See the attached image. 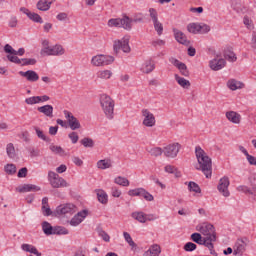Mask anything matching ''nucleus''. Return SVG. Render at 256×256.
<instances>
[{
	"label": "nucleus",
	"instance_id": "nucleus-27",
	"mask_svg": "<svg viewBox=\"0 0 256 256\" xmlns=\"http://www.w3.org/2000/svg\"><path fill=\"white\" fill-rule=\"evenodd\" d=\"M37 111L39 113H42L45 117H49V119H52L53 117V106L46 104L44 106H40L37 108Z\"/></svg>",
	"mask_w": 256,
	"mask_h": 256
},
{
	"label": "nucleus",
	"instance_id": "nucleus-6",
	"mask_svg": "<svg viewBox=\"0 0 256 256\" xmlns=\"http://www.w3.org/2000/svg\"><path fill=\"white\" fill-rule=\"evenodd\" d=\"M114 61L115 57L113 56L98 54L92 57L91 65H93V67H105L111 65Z\"/></svg>",
	"mask_w": 256,
	"mask_h": 256
},
{
	"label": "nucleus",
	"instance_id": "nucleus-21",
	"mask_svg": "<svg viewBox=\"0 0 256 256\" xmlns=\"http://www.w3.org/2000/svg\"><path fill=\"white\" fill-rule=\"evenodd\" d=\"M40 54L43 57H54V46H50L49 40L42 41V49L40 51Z\"/></svg>",
	"mask_w": 256,
	"mask_h": 256
},
{
	"label": "nucleus",
	"instance_id": "nucleus-24",
	"mask_svg": "<svg viewBox=\"0 0 256 256\" xmlns=\"http://www.w3.org/2000/svg\"><path fill=\"white\" fill-rule=\"evenodd\" d=\"M227 87L230 89V91H237L239 89H243L245 87V84L243 82L236 80V79H230L227 82Z\"/></svg>",
	"mask_w": 256,
	"mask_h": 256
},
{
	"label": "nucleus",
	"instance_id": "nucleus-38",
	"mask_svg": "<svg viewBox=\"0 0 256 256\" xmlns=\"http://www.w3.org/2000/svg\"><path fill=\"white\" fill-rule=\"evenodd\" d=\"M6 153L10 159H15V157H17V153L15 152V146L13 145V143L7 144Z\"/></svg>",
	"mask_w": 256,
	"mask_h": 256
},
{
	"label": "nucleus",
	"instance_id": "nucleus-8",
	"mask_svg": "<svg viewBox=\"0 0 256 256\" xmlns=\"http://www.w3.org/2000/svg\"><path fill=\"white\" fill-rule=\"evenodd\" d=\"M113 49L115 53H119L123 51L124 53H129L131 51V47L129 46V36H124L120 40H115L113 44Z\"/></svg>",
	"mask_w": 256,
	"mask_h": 256
},
{
	"label": "nucleus",
	"instance_id": "nucleus-17",
	"mask_svg": "<svg viewBox=\"0 0 256 256\" xmlns=\"http://www.w3.org/2000/svg\"><path fill=\"white\" fill-rule=\"evenodd\" d=\"M142 117H144L143 125L145 127H155V123H156L155 115H153L151 111H149L148 109H143Z\"/></svg>",
	"mask_w": 256,
	"mask_h": 256
},
{
	"label": "nucleus",
	"instance_id": "nucleus-10",
	"mask_svg": "<svg viewBox=\"0 0 256 256\" xmlns=\"http://www.w3.org/2000/svg\"><path fill=\"white\" fill-rule=\"evenodd\" d=\"M191 239L194 243H197V245H204V247H207L209 249L210 253L213 255L214 253V245L213 243H210L207 241V239L204 236H201L200 233H193L191 235Z\"/></svg>",
	"mask_w": 256,
	"mask_h": 256
},
{
	"label": "nucleus",
	"instance_id": "nucleus-5",
	"mask_svg": "<svg viewBox=\"0 0 256 256\" xmlns=\"http://www.w3.org/2000/svg\"><path fill=\"white\" fill-rule=\"evenodd\" d=\"M48 181L53 187V189H61V187H69V183L63 177L59 176V174L49 171L48 172Z\"/></svg>",
	"mask_w": 256,
	"mask_h": 256
},
{
	"label": "nucleus",
	"instance_id": "nucleus-9",
	"mask_svg": "<svg viewBox=\"0 0 256 256\" xmlns=\"http://www.w3.org/2000/svg\"><path fill=\"white\" fill-rule=\"evenodd\" d=\"M187 31L193 35H197L199 33H209L211 27L207 24L194 22L187 25Z\"/></svg>",
	"mask_w": 256,
	"mask_h": 256
},
{
	"label": "nucleus",
	"instance_id": "nucleus-13",
	"mask_svg": "<svg viewBox=\"0 0 256 256\" xmlns=\"http://www.w3.org/2000/svg\"><path fill=\"white\" fill-rule=\"evenodd\" d=\"M227 65V61L217 54L215 58L209 61V67L212 71H221Z\"/></svg>",
	"mask_w": 256,
	"mask_h": 256
},
{
	"label": "nucleus",
	"instance_id": "nucleus-64",
	"mask_svg": "<svg viewBox=\"0 0 256 256\" xmlns=\"http://www.w3.org/2000/svg\"><path fill=\"white\" fill-rule=\"evenodd\" d=\"M246 159H247V161L250 165H255L256 166L255 156H252V155L248 154V156H246Z\"/></svg>",
	"mask_w": 256,
	"mask_h": 256
},
{
	"label": "nucleus",
	"instance_id": "nucleus-31",
	"mask_svg": "<svg viewBox=\"0 0 256 256\" xmlns=\"http://www.w3.org/2000/svg\"><path fill=\"white\" fill-rule=\"evenodd\" d=\"M21 249L26 253H31L32 255L41 256V252H39V250H37V248L31 244H22Z\"/></svg>",
	"mask_w": 256,
	"mask_h": 256
},
{
	"label": "nucleus",
	"instance_id": "nucleus-14",
	"mask_svg": "<svg viewBox=\"0 0 256 256\" xmlns=\"http://www.w3.org/2000/svg\"><path fill=\"white\" fill-rule=\"evenodd\" d=\"M229 177L224 176L219 180L217 189L219 191V193H221V195H223V197H229L231 195V192H229Z\"/></svg>",
	"mask_w": 256,
	"mask_h": 256
},
{
	"label": "nucleus",
	"instance_id": "nucleus-47",
	"mask_svg": "<svg viewBox=\"0 0 256 256\" xmlns=\"http://www.w3.org/2000/svg\"><path fill=\"white\" fill-rule=\"evenodd\" d=\"M188 190L193 193H201V187H199V184L195 182L188 183Z\"/></svg>",
	"mask_w": 256,
	"mask_h": 256
},
{
	"label": "nucleus",
	"instance_id": "nucleus-49",
	"mask_svg": "<svg viewBox=\"0 0 256 256\" xmlns=\"http://www.w3.org/2000/svg\"><path fill=\"white\" fill-rule=\"evenodd\" d=\"M154 29L157 33V35L161 36L163 35V23H161L159 20L156 22H153Z\"/></svg>",
	"mask_w": 256,
	"mask_h": 256
},
{
	"label": "nucleus",
	"instance_id": "nucleus-50",
	"mask_svg": "<svg viewBox=\"0 0 256 256\" xmlns=\"http://www.w3.org/2000/svg\"><path fill=\"white\" fill-rule=\"evenodd\" d=\"M26 105H39V97L31 96L25 99Z\"/></svg>",
	"mask_w": 256,
	"mask_h": 256
},
{
	"label": "nucleus",
	"instance_id": "nucleus-12",
	"mask_svg": "<svg viewBox=\"0 0 256 256\" xmlns=\"http://www.w3.org/2000/svg\"><path fill=\"white\" fill-rule=\"evenodd\" d=\"M181 149V144L175 142L172 144H168L164 147V155L165 157H170L171 159H175L177 155H179V151Z\"/></svg>",
	"mask_w": 256,
	"mask_h": 256
},
{
	"label": "nucleus",
	"instance_id": "nucleus-1",
	"mask_svg": "<svg viewBox=\"0 0 256 256\" xmlns=\"http://www.w3.org/2000/svg\"><path fill=\"white\" fill-rule=\"evenodd\" d=\"M195 155L198 162V165H196L197 171H202L206 179H211V175H213V161L211 157L207 155V152L201 146L195 147Z\"/></svg>",
	"mask_w": 256,
	"mask_h": 256
},
{
	"label": "nucleus",
	"instance_id": "nucleus-55",
	"mask_svg": "<svg viewBox=\"0 0 256 256\" xmlns=\"http://www.w3.org/2000/svg\"><path fill=\"white\" fill-rule=\"evenodd\" d=\"M243 24L247 27L250 31L254 29L253 20L249 17L245 16L243 19Z\"/></svg>",
	"mask_w": 256,
	"mask_h": 256
},
{
	"label": "nucleus",
	"instance_id": "nucleus-28",
	"mask_svg": "<svg viewBox=\"0 0 256 256\" xmlns=\"http://www.w3.org/2000/svg\"><path fill=\"white\" fill-rule=\"evenodd\" d=\"M31 191L33 192L41 191V187L35 184H24L22 187L18 188L19 193H30Z\"/></svg>",
	"mask_w": 256,
	"mask_h": 256
},
{
	"label": "nucleus",
	"instance_id": "nucleus-51",
	"mask_svg": "<svg viewBox=\"0 0 256 256\" xmlns=\"http://www.w3.org/2000/svg\"><path fill=\"white\" fill-rule=\"evenodd\" d=\"M28 19H30L34 23H40V24L43 23V18L35 12H32V14H30V17Z\"/></svg>",
	"mask_w": 256,
	"mask_h": 256
},
{
	"label": "nucleus",
	"instance_id": "nucleus-33",
	"mask_svg": "<svg viewBox=\"0 0 256 256\" xmlns=\"http://www.w3.org/2000/svg\"><path fill=\"white\" fill-rule=\"evenodd\" d=\"M97 168L105 171V169H111L113 167V161L111 159H102L97 162Z\"/></svg>",
	"mask_w": 256,
	"mask_h": 256
},
{
	"label": "nucleus",
	"instance_id": "nucleus-57",
	"mask_svg": "<svg viewBox=\"0 0 256 256\" xmlns=\"http://www.w3.org/2000/svg\"><path fill=\"white\" fill-rule=\"evenodd\" d=\"M99 237H101L103 239V241H105L106 243H109V241H111V237L109 236V234H107V232H105L104 230H99L98 232Z\"/></svg>",
	"mask_w": 256,
	"mask_h": 256
},
{
	"label": "nucleus",
	"instance_id": "nucleus-15",
	"mask_svg": "<svg viewBox=\"0 0 256 256\" xmlns=\"http://www.w3.org/2000/svg\"><path fill=\"white\" fill-rule=\"evenodd\" d=\"M63 113L72 131H76V129H81V123H79V120H77V118L73 116V113L68 110H64Z\"/></svg>",
	"mask_w": 256,
	"mask_h": 256
},
{
	"label": "nucleus",
	"instance_id": "nucleus-23",
	"mask_svg": "<svg viewBox=\"0 0 256 256\" xmlns=\"http://www.w3.org/2000/svg\"><path fill=\"white\" fill-rule=\"evenodd\" d=\"M225 116L226 119L234 125H239L241 123V114H239L238 112H235L233 110L227 111Z\"/></svg>",
	"mask_w": 256,
	"mask_h": 256
},
{
	"label": "nucleus",
	"instance_id": "nucleus-48",
	"mask_svg": "<svg viewBox=\"0 0 256 256\" xmlns=\"http://www.w3.org/2000/svg\"><path fill=\"white\" fill-rule=\"evenodd\" d=\"M7 59L11 63H16V65H22V63H23V59H19V57H17V55H15V54L8 55Z\"/></svg>",
	"mask_w": 256,
	"mask_h": 256
},
{
	"label": "nucleus",
	"instance_id": "nucleus-30",
	"mask_svg": "<svg viewBox=\"0 0 256 256\" xmlns=\"http://www.w3.org/2000/svg\"><path fill=\"white\" fill-rule=\"evenodd\" d=\"M175 81L182 87V89H189L191 87V82L181 76L179 74L174 75Z\"/></svg>",
	"mask_w": 256,
	"mask_h": 256
},
{
	"label": "nucleus",
	"instance_id": "nucleus-36",
	"mask_svg": "<svg viewBox=\"0 0 256 256\" xmlns=\"http://www.w3.org/2000/svg\"><path fill=\"white\" fill-rule=\"evenodd\" d=\"M96 77L107 81V79H111V77H113V72L111 70H99L96 73Z\"/></svg>",
	"mask_w": 256,
	"mask_h": 256
},
{
	"label": "nucleus",
	"instance_id": "nucleus-22",
	"mask_svg": "<svg viewBox=\"0 0 256 256\" xmlns=\"http://www.w3.org/2000/svg\"><path fill=\"white\" fill-rule=\"evenodd\" d=\"M19 75L21 77H25L30 83H35L36 81H39V74L33 70H27L26 72L20 71Z\"/></svg>",
	"mask_w": 256,
	"mask_h": 256
},
{
	"label": "nucleus",
	"instance_id": "nucleus-58",
	"mask_svg": "<svg viewBox=\"0 0 256 256\" xmlns=\"http://www.w3.org/2000/svg\"><path fill=\"white\" fill-rule=\"evenodd\" d=\"M142 197L145 199V201H154L155 197H153V194L149 193L147 190L142 191Z\"/></svg>",
	"mask_w": 256,
	"mask_h": 256
},
{
	"label": "nucleus",
	"instance_id": "nucleus-29",
	"mask_svg": "<svg viewBox=\"0 0 256 256\" xmlns=\"http://www.w3.org/2000/svg\"><path fill=\"white\" fill-rule=\"evenodd\" d=\"M96 195L99 203H101L102 205H107V203H109V195H107V192H105V190H96Z\"/></svg>",
	"mask_w": 256,
	"mask_h": 256
},
{
	"label": "nucleus",
	"instance_id": "nucleus-18",
	"mask_svg": "<svg viewBox=\"0 0 256 256\" xmlns=\"http://www.w3.org/2000/svg\"><path fill=\"white\" fill-rule=\"evenodd\" d=\"M172 31H173L174 38L177 41V43H180V45H185L186 47H189L191 42L187 39V36L185 35V33H183L182 31H180L177 28H173Z\"/></svg>",
	"mask_w": 256,
	"mask_h": 256
},
{
	"label": "nucleus",
	"instance_id": "nucleus-37",
	"mask_svg": "<svg viewBox=\"0 0 256 256\" xmlns=\"http://www.w3.org/2000/svg\"><path fill=\"white\" fill-rule=\"evenodd\" d=\"M114 183L116 185H120V187H129V185H131L129 179L123 176H117L116 178H114Z\"/></svg>",
	"mask_w": 256,
	"mask_h": 256
},
{
	"label": "nucleus",
	"instance_id": "nucleus-63",
	"mask_svg": "<svg viewBox=\"0 0 256 256\" xmlns=\"http://www.w3.org/2000/svg\"><path fill=\"white\" fill-rule=\"evenodd\" d=\"M165 45V40L156 39L152 41V47H163Z\"/></svg>",
	"mask_w": 256,
	"mask_h": 256
},
{
	"label": "nucleus",
	"instance_id": "nucleus-52",
	"mask_svg": "<svg viewBox=\"0 0 256 256\" xmlns=\"http://www.w3.org/2000/svg\"><path fill=\"white\" fill-rule=\"evenodd\" d=\"M184 251H187L188 253H191L193 251H195V249H197V244L193 243V242H187L184 247H183Z\"/></svg>",
	"mask_w": 256,
	"mask_h": 256
},
{
	"label": "nucleus",
	"instance_id": "nucleus-39",
	"mask_svg": "<svg viewBox=\"0 0 256 256\" xmlns=\"http://www.w3.org/2000/svg\"><path fill=\"white\" fill-rule=\"evenodd\" d=\"M123 237H124L126 243H128V245H130L132 250L137 249V244L135 243V241H133L131 234H129L128 232H123Z\"/></svg>",
	"mask_w": 256,
	"mask_h": 256
},
{
	"label": "nucleus",
	"instance_id": "nucleus-43",
	"mask_svg": "<svg viewBox=\"0 0 256 256\" xmlns=\"http://www.w3.org/2000/svg\"><path fill=\"white\" fill-rule=\"evenodd\" d=\"M224 57L226 61H229L230 63H235V61H237V55L233 51L225 52Z\"/></svg>",
	"mask_w": 256,
	"mask_h": 256
},
{
	"label": "nucleus",
	"instance_id": "nucleus-54",
	"mask_svg": "<svg viewBox=\"0 0 256 256\" xmlns=\"http://www.w3.org/2000/svg\"><path fill=\"white\" fill-rule=\"evenodd\" d=\"M55 235H69V230L65 227L57 226L54 230Z\"/></svg>",
	"mask_w": 256,
	"mask_h": 256
},
{
	"label": "nucleus",
	"instance_id": "nucleus-20",
	"mask_svg": "<svg viewBox=\"0 0 256 256\" xmlns=\"http://www.w3.org/2000/svg\"><path fill=\"white\" fill-rule=\"evenodd\" d=\"M132 219H135L139 223H147V221H154L153 215H147L144 212H133L131 214Z\"/></svg>",
	"mask_w": 256,
	"mask_h": 256
},
{
	"label": "nucleus",
	"instance_id": "nucleus-45",
	"mask_svg": "<svg viewBox=\"0 0 256 256\" xmlns=\"http://www.w3.org/2000/svg\"><path fill=\"white\" fill-rule=\"evenodd\" d=\"M81 145L86 148H92L95 147V141L91 138H84L80 141Z\"/></svg>",
	"mask_w": 256,
	"mask_h": 256
},
{
	"label": "nucleus",
	"instance_id": "nucleus-16",
	"mask_svg": "<svg viewBox=\"0 0 256 256\" xmlns=\"http://www.w3.org/2000/svg\"><path fill=\"white\" fill-rule=\"evenodd\" d=\"M169 63H171V65H173L174 67H177L181 75H183L184 77H189V69H187V65L185 63L179 61L175 57H170Z\"/></svg>",
	"mask_w": 256,
	"mask_h": 256
},
{
	"label": "nucleus",
	"instance_id": "nucleus-35",
	"mask_svg": "<svg viewBox=\"0 0 256 256\" xmlns=\"http://www.w3.org/2000/svg\"><path fill=\"white\" fill-rule=\"evenodd\" d=\"M50 151L54 154V155H59V157H65L66 153L65 150L63 149V147L61 146H57L55 144H51L49 146Z\"/></svg>",
	"mask_w": 256,
	"mask_h": 256
},
{
	"label": "nucleus",
	"instance_id": "nucleus-56",
	"mask_svg": "<svg viewBox=\"0 0 256 256\" xmlns=\"http://www.w3.org/2000/svg\"><path fill=\"white\" fill-rule=\"evenodd\" d=\"M34 131H36L38 139H41L42 141H47V136L45 135V133H43L41 129H39V127H35Z\"/></svg>",
	"mask_w": 256,
	"mask_h": 256
},
{
	"label": "nucleus",
	"instance_id": "nucleus-2",
	"mask_svg": "<svg viewBox=\"0 0 256 256\" xmlns=\"http://www.w3.org/2000/svg\"><path fill=\"white\" fill-rule=\"evenodd\" d=\"M197 231L203 235L204 239L208 243H215L217 241V234L215 233V226L211 223L204 222L202 224L197 225Z\"/></svg>",
	"mask_w": 256,
	"mask_h": 256
},
{
	"label": "nucleus",
	"instance_id": "nucleus-3",
	"mask_svg": "<svg viewBox=\"0 0 256 256\" xmlns=\"http://www.w3.org/2000/svg\"><path fill=\"white\" fill-rule=\"evenodd\" d=\"M101 107L108 119H113V113L115 111V102L107 94H103L100 97Z\"/></svg>",
	"mask_w": 256,
	"mask_h": 256
},
{
	"label": "nucleus",
	"instance_id": "nucleus-19",
	"mask_svg": "<svg viewBox=\"0 0 256 256\" xmlns=\"http://www.w3.org/2000/svg\"><path fill=\"white\" fill-rule=\"evenodd\" d=\"M247 245H249V239L247 238H241L238 239L235 244V255H243L245 253V250L247 249Z\"/></svg>",
	"mask_w": 256,
	"mask_h": 256
},
{
	"label": "nucleus",
	"instance_id": "nucleus-40",
	"mask_svg": "<svg viewBox=\"0 0 256 256\" xmlns=\"http://www.w3.org/2000/svg\"><path fill=\"white\" fill-rule=\"evenodd\" d=\"M145 188H134L128 191L129 197H142Z\"/></svg>",
	"mask_w": 256,
	"mask_h": 256
},
{
	"label": "nucleus",
	"instance_id": "nucleus-59",
	"mask_svg": "<svg viewBox=\"0 0 256 256\" xmlns=\"http://www.w3.org/2000/svg\"><path fill=\"white\" fill-rule=\"evenodd\" d=\"M111 195H112V197L119 198V197H121L122 192L117 186H113L111 188Z\"/></svg>",
	"mask_w": 256,
	"mask_h": 256
},
{
	"label": "nucleus",
	"instance_id": "nucleus-7",
	"mask_svg": "<svg viewBox=\"0 0 256 256\" xmlns=\"http://www.w3.org/2000/svg\"><path fill=\"white\" fill-rule=\"evenodd\" d=\"M77 211V208L75 207L74 204L68 203V204H62L59 205L54 213L58 217H65V215H73Z\"/></svg>",
	"mask_w": 256,
	"mask_h": 256
},
{
	"label": "nucleus",
	"instance_id": "nucleus-60",
	"mask_svg": "<svg viewBox=\"0 0 256 256\" xmlns=\"http://www.w3.org/2000/svg\"><path fill=\"white\" fill-rule=\"evenodd\" d=\"M35 63H37V60L34 58H22L21 65H35Z\"/></svg>",
	"mask_w": 256,
	"mask_h": 256
},
{
	"label": "nucleus",
	"instance_id": "nucleus-41",
	"mask_svg": "<svg viewBox=\"0 0 256 256\" xmlns=\"http://www.w3.org/2000/svg\"><path fill=\"white\" fill-rule=\"evenodd\" d=\"M148 15H149L152 23L159 21V13L157 12V10L155 8H149Z\"/></svg>",
	"mask_w": 256,
	"mask_h": 256
},
{
	"label": "nucleus",
	"instance_id": "nucleus-42",
	"mask_svg": "<svg viewBox=\"0 0 256 256\" xmlns=\"http://www.w3.org/2000/svg\"><path fill=\"white\" fill-rule=\"evenodd\" d=\"M4 171L7 175H15L17 173V166L15 164H7L4 166Z\"/></svg>",
	"mask_w": 256,
	"mask_h": 256
},
{
	"label": "nucleus",
	"instance_id": "nucleus-34",
	"mask_svg": "<svg viewBox=\"0 0 256 256\" xmlns=\"http://www.w3.org/2000/svg\"><path fill=\"white\" fill-rule=\"evenodd\" d=\"M42 231L44 235H55V227L51 226V223L44 221L42 223Z\"/></svg>",
	"mask_w": 256,
	"mask_h": 256
},
{
	"label": "nucleus",
	"instance_id": "nucleus-46",
	"mask_svg": "<svg viewBox=\"0 0 256 256\" xmlns=\"http://www.w3.org/2000/svg\"><path fill=\"white\" fill-rule=\"evenodd\" d=\"M149 153L153 157H161V155H163V153H164V149H162L161 147H155V148L150 149Z\"/></svg>",
	"mask_w": 256,
	"mask_h": 256
},
{
	"label": "nucleus",
	"instance_id": "nucleus-11",
	"mask_svg": "<svg viewBox=\"0 0 256 256\" xmlns=\"http://www.w3.org/2000/svg\"><path fill=\"white\" fill-rule=\"evenodd\" d=\"M88 215L89 210L87 209L79 211L71 218V220L69 221V225H71V227H79V225H81V223L84 222L85 219H87Z\"/></svg>",
	"mask_w": 256,
	"mask_h": 256
},
{
	"label": "nucleus",
	"instance_id": "nucleus-32",
	"mask_svg": "<svg viewBox=\"0 0 256 256\" xmlns=\"http://www.w3.org/2000/svg\"><path fill=\"white\" fill-rule=\"evenodd\" d=\"M52 4L53 2L49 0H39L36 4V7L39 11H49Z\"/></svg>",
	"mask_w": 256,
	"mask_h": 256
},
{
	"label": "nucleus",
	"instance_id": "nucleus-4",
	"mask_svg": "<svg viewBox=\"0 0 256 256\" xmlns=\"http://www.w3.org/2000/svg\"><path fill=\"white\" fill-rule=\"evenodd\" d=\"M133 20L129 16H124L123 18H111L108 20V27H118L125 29L126 31H131Z\"/></svg>",
	"mask_w": 256,
	"mask_h": 256
},
{
	"label": "nucleus",
	"instance_id": "nucleus-44",
	"mask_svg": "<svg viewBox=\"0 0 256 256\" xmlns=\"http://www.w3.org/2000/svg\"><path fill=\"white\" fill-rule=\"evenodd\" d=\"M61 55H65V48L60 44L54 45V57H59Z\"/></svg>",
	"mask_w": 256,
	"mask_h": 256
},
{
	"label": "nucleus",
	"instance_id": "nucleus-53",
	"mask_svg": "<svg viewBox=\"0 0 256 256\" xmlns=\"http://www.w3.org/2000/svg\"><path fill=\"white\" fill-rule=\"evenodd\" d=\"M237 191H239L240 193H245L248 195H253V190H251V188H249L246 185H240L237 187Z\"/></svg>",
	"mask_w": 256,
	"mask_h": 256
},
{
	"label": "nucleus",
	"instance_id": "nucleus-62",
	"mask_svg": "<svg viewBox=\"0 0 256 256\" xmlns=\"http://www.w3.org/2000/svg\"><path fill=\"white\" fill-rule=\"evenodd\" d=\"M42 213L45 217H49L52 215L53 211H51V208L49 206H42Z\"/></svg>",
	"mask_w": 256,
	"mask_h": 256
},
{
	"label": "nucleus",
	"instance_id": "nucleus-25",
	"mask_svg": "<svg viewBox=\"0 0 256 256\" xmlns=\"http://www.w3.org/2000/svg\"><path fill=\"white\" fill-rule=\"evenodd\" d=\"M161 255V246L159 244L151 245L147 251L144 252L143 256H159Z\"/></svg>",
	"mask_w": 256,
	"mask_h": 256
},
{
	"label": "nucleus",
	"instance_id": "nucleus-26",
	"mask_svg": "<svg viewBox=\"0 0 256 256\" xmlns=\"http://www.w3.org/2000/svg\"><path fill=\"white\" fill-rule=\"evenodd\" d=\"M140 70L142 73H152V71H155V62L152 60H146L144 63H142Z\"/></svg>",
	"mask_w": 256,
	"mask_h": 256
},
{
	"label": "nucleus",
	"instance_id": "nucleus-61",
	"mask_svg": "<svg viewBox=\"0 0 256 256\" xmlns=\"http://www.w3.org/2000/svg\"><path fill=\"white\" fill-rule=\"evenodd\" d=\"M70 141L73 143V145H75V143H77V141H79V135L77 134V132H72L68 135Z\"/></svg>",
	"mask_w": 256,
	"mask_h": 256
}]
</instances>
